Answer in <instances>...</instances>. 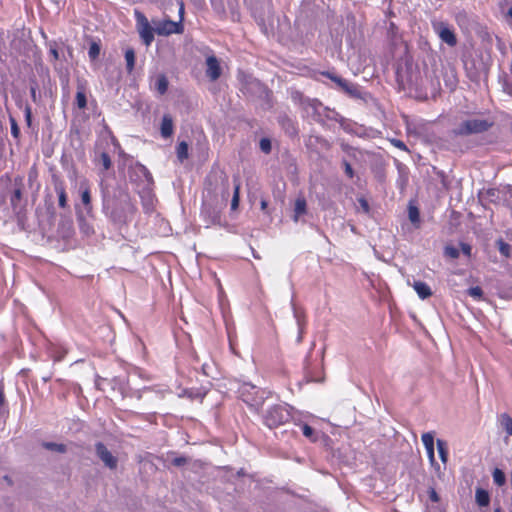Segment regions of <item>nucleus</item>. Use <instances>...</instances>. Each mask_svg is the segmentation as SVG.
I'll use <instances>...</instances> for the list:
<instances>
[{
    "label": "nucleus",
    "instance_id": "nucleus-35",
    "mask_svg": "<svg viewBox=\"0 0 512 512\" xmlns=\"http://www.w3.org/2000/svg\"><path fill=\"white\" fill-rule=\"evenodd\" d=\"M492 476H493V481L497 486H503L505 484L506 476H505V473L501 469L495 468L492 473Z\"/></svg>",
    "mask_w": 512,
    "mask_h": 512
},
{
    "label": "nucleus",
    "instance_id": "nucleus-58",
    "mask_svg": "<svg viewBox=\"0 0 512 512\" xmlns=\"http://www.w3.org/2000/svg\"><path fill=\"white\" fill-rule=\"evenodd\" d=\"M144 390H148V391H152V390H153V391H154V389H153V388H151V387H144ZM166 391H168V389H159V390H155V392H157V393H162V394H163L164 392H166Z\"/></svg>",
    "mask_w": 512,
    "mask_h": 512
},
{
    "label": "nucleus",
    "instance_id": "nucleus-4",
    "mask_svg": "<svg viewBox=\"0 0 512 512\" xmlns=\"http://www.w3.org/2000/svg\"><path fill=\"white\" fill-rule=\"evenodd\" d=\"M493 126V121L484 118H468L463 120L452 130L455 136H469L488 131Z\"/></svg>",
    "mask_w": 512,
    "mask_h": 512
},
{
    "label": "nucleus",
    "instance_id": "nucleus-9",
    "mask_svg": "<svg viewBox=\"0 0 512 512\" xmlns=\"http://www.w3.org/2000/svg\"><path fill=\"white\" fill-rule=\"evenodd\" d=\"M201 217L206 226L221 224V209L210 202L204 201L201 208Z\"/></svg>",
    "mask_w": 512,
    "mask_h": 512
},
{
    "label": "nucleus",
    "instance_id": "nucleus-5",
    "mask_svg": "<svg viewBox=\"0 0 512 512\" xmlns=\"http://www.w3.org/2000/svg\"><path fill=\"white\" fill-rule=\"evenodd\" d=\"M240 398L249 406L259 408L265 400L270 396V392L260 389L251 383H243L239 387Z\"/></svg>",
    "mask_w": 512,
    "mask_h": 512
},
{
    "label": "nucleus",
    "instance_id": "nucleus-2",
    "mask_svg": "<svg viewBox=\"0 0 512 512\" xmlns=\"http://www.w3.org/2000/svg\"><path fill=\"white\" fill-rule=\"evenodd\" d=\"M263 423L270 429L284 425L289 420L296 421L293 408L286 403L274 404L267 407L262 413Z\"/></svg>",
    "mask_w": 512,
    "mask_h": 512
},
{
    "label": "nucleus",
    "instance_id": "nucleus-34",
    "mask_svg": "<svg viewBox=\"0 0 512 512\" xmlns=\"http://www.w3.org/2000/svg\"><path fill=\"white\" fill-rule=\"evenodd\" d=\"M177 158L183 162L185 159L188 158V144L185 141H182L177 146Z\"/></svg>",
    "mask_w": 512,
    "mask_h": 512
},
{
    "label": "nucleus",
    "instance_id": "nucleus-15",
    "mask_svg": "<svg viewBox=\"0 0 512 512\" xmlns=\"http://www.w3.org/2000/svg\"><path fill=\"white\" fill-rule=\"evenodd\" d=\"M183 31V25L181 20L178 22L172 20H166L156 28V32L159 35H170L174 33H181Z\"/></svg>",
    "mask_w": 512,
    "mask_h": 512
},
{
    "label": "nucleus",
    "instance_id": "nucleus-32",
    "mask_svg": "<svg viewBox=\"0 0 512 512\" xmlns=\"http://www.w3.org/2000/svg\"><path fill=\"white\" fill-rule=\"evenodd\" d=\"M76 105L79 109H85L87 107V97L82 85H78L76 92Z\"/></svg>",
    "mask_w": 512,
    "mask_h": 512
},
{
    "label": "nucleus",
    "instance_id": "nucleus-26",
    "mask_svg": "<svg viewBox=\"0 0 512 512\" xmlns=\"http://www.w3.org/2000/svg\"><path fill=\"white\" fill-rule=\"evenodd\" d=\"M306 209H307L306 200L303 197L297 198L295 201L294 216H293V219L295 222H298L299 217L306 213V211H307Z\"/></svg>",
    "mask_w": 512,
    "mask_h": 512
},
{
    "label": "nucleus",
    "instance_id": "nucleus-20",
    "mask_svg": "<svg viewBox=\"0 0 512 512\" xmlns=\"http://www.w3.org/2000/svg\"><path fill=\"white\" fill-rule=\"evenodd\" d=\"M293 315L296 320V324L298 327V335L297 342L300 343L303 339L304 329L306 325L305 315L302 311H300L295 304L292 302Z\"/></svg>",
    "mask_w": 512,
    "mask_h": 512
},
{
    "label": "nucleus",
    "instance_id": "nucleus-51",
    "mask_svg": "<svg viewBox=\"0 0 512 512\" xmlns=\"http://www.w3.org/2000/svg\"><path fill=\"white\" fill-rule=\"evenodd\" d=\"M188 462V458L185 457V456H179V457H175L173 460H172V464L176 467H180V466H183L185 465L186 463Z\"/></svg>",
    "mask_w": 512,
    "mask_h": 512
},
{
    "label": "nucleus",
    "instance_id": "nucleus-10",
    "mask_svg": "<svg viewBox=\"0 0 512 512\" xmlns=\"http://www.w3.org/2000/svg\"><path fill=\"white\" fill-rule=\"evenodd\" d=\"M95 453L97 457L103 462V464L111 469L114 470L117 468L118 465V459L116 456H114L111 451L107 448V446L103 442H96L95 443Z\"/></svg>",
    "mask_w": 512,
    "mask_h": 512
},
{
    "label": "nucleus",
    "instance_id": "nucleus-59",
    "mask_svg": "<svg viewBox=\"0 0 512 512\" xmlns=\"http://www.w3.org/2000/svg\"><path fill=\"white\" fill-rule=\"evenodd\" d=\"M5 402V396L2 388L0 387V406L3 405Z\"/></svg>",
    "mask_w": 512,
    "mask_h": 512
},
{
    "label": "nucleus",
    "instance_id": "nucleus-62",
    "mask_svg": "<svg viewBox=\"0 0 512 512\" xmlns=\"http://www.w3.org/2000/svg\"><path fill=\"white\" fill-rule=\"evenodd\" d=\"M494 512H502L500 505L495 507Z\"/></svg>",
    "mask_w": 512,
    "mask_h": 512
},
{
    "label": "nucleus",
    "instance_id": "nucleus-8",
    "mask_svg": "<svg viewBox=\"0 0 512 512\" xmlns=\"http://www.w3.org/2000/svg\"><path fill=\"white\" fill-rule=\"evenodd\" d=\"M135 19L142 41L146 46H149L154 40V29L151 27L146 16L138 10H135Z\"/></svg>",
    "mask_w": 512,
    "mask_h": 512
},
{
    "label": "nucleus",
    "instance_id": "nucleus-56",
    "mask_svg": "<svg viewBox=\"0 0 512 512\" xmlns=\"http://www.w3.org/2000/svg\"><path fill=\"white\" fill-rule=\"evenodd\" d=\"M30 95H31V98L34 102L37 101V86L36 85H32L30 87Z\"/></svg>",
    "mask_w": 512,
    "mask_h": 512
},
{
    "label": "nucleus",
    "instance_id": "nucleus-48",
    "mask_svg": "<svg viewBox=\"0 0 512 512\" xmlns=\"http://www.w3.org/2000/svg\"><path fill=\"white\" fill-rule=\"evenodd\" d=\"M25 122L27 126H31L32 123V108L30 105H26L24 108Z\"/></svg>",
    "mask_w": 512,
    "mask_h": 512
},
{
    "label": "nucleus",
    "instance_id": "nucleus-23",
    "mask_svg": "<svg viewBox=\"0 0 512 512\" xmlns=\"http://www.w3.org/2000/svg\"><path fill=\"white\" fill-rule=\"evenodd\" d=\"M294 423L301 428L302 433L306 438H308L312 442H315L317 440L314 429L311 426H309L307 423L302 422L301 418L298 417L297 415H296V421H294Z\"/></svg>",
    "mask_w": 512,
    "mask_h": 512
},
{
    "label": "nucleus",
    "instance_id": "nucleus-63",
    "mask_svg": "<svg viewBox=\"0 0 512 512\" xmlns=\"http://www.w3.org/2000/svg\"><path fill=\"white\" fill-rule=\"evenodd\" d=\"M489 195L491 196H494L495 195V190L491 189V190H488L487 192Z\"/></svg>",
    "mask_w": 512,
    "mask_h": 512
},
{
    "label": "nucleus",
    "instance_id": "nucleus-24",
    "mask_svg": "<svg viewBox=\"0 0 512 512\" xmlns=\"http://www.w3.org/2000/svg\"><path fill=\"white\" fill-rule=\"evenodd\" d=\"M55 192L58 195V205L61 208L67 207V193L65 186L62 182H57L54 185Z\"/></svg>",
    "mask_w": 512,
    "mask_h": 512
},
{
    "label": "nucleus",
    "instance_id": "nucleus-19",
    "mask_svg": "<svg viewBox=\"0 0 512 512\" xmlns=\"http://www.w3.org/2000/svg\"><path fill=\"white\" fill-rule=\"evenodd\" d=\"M153 186H143L138 193L142 199V205L145 212L153 210Z\"/></svg>",
    "mask_w": 512,
    "mask_h": 512
},
{
    "label": "nucleus",
    "instance_id": "nucleus-38",
    "mask_svg": "<svg viewBox=\"0 0 512 512\" xmlns=\"http://www.w3.org/2000/svg\"><path fill=\"white\" fill-rule=\"evenodd\" d=\"M100 55V45L96 42H92L88 49V56L91 60H95Z\"/></svg>",
    "mask_w": 512,
    "mask_h": 512
},
{
    "label": "nucleus",
    "instance_id": "nucleus-14",
    "mask_svg": "<svg viewBox=\"0 0 512 512\" xmlns=\"http://www.w3.org/2000/svg\"><path fill=\"white\" fill-rule=\"evenodd\" d=\"M206 66V76L211 81H216L222 73L218 59L214 55L208 56L206 58Z\"/></svg>",
    "mask_w": 512,
    "mask_h": 512
},
{
    "label": "nucleus",
    "instance_id": "nucleus-27",
    "mask_svg": "<svg viewBox=\"0 0 512 512\" xmlns=\"http://www.w3.org/2000/svg\"><path fill=\"white\" fill-rule=\"evenodd\" d=\"M475 500L480 507H487L490 503V495L488 491L482 488H477L475 492Z\"/></svg>",
    "mask_w": 512,
    "mask_h": 512
},
{
    "label": "nucleus",
    "instance_id": "nucleus-57",
    "mask_svg": "<svg viewBox=\"0 0 512 512\" xmlns=\"http://www.w3.org/2000/svg\"><path fill=\"white\" fill-rule=\"evenodd\" d=\"M183 14H184V4H183V2H180L179 15H180L181 21L183 20Z\"/></svg>",
    "mask_w": 512,
    "mask_h": 512
},
{
    "label": "nucleus",
    "instance_id": "nucleus-16",
    "mask_svg": "<svg viewBox=\"0 0 512 512\" xmlns=\"http://www.w3.org/2000/svg\"><path fill=\"white\" fill-rule=\"evenodd\" d=\"M80 197L81 202L84 206V210L87 216L92 217L93 216V205H92V197H91V191L89 186L82 183L80 185Z\"/></svg>",
    "mask_w": 512,
    "mask_h": 512
},
{
    "label": "nucleus",
    "instance_id": "nucleus-13",
    "mask_svg": "<svg viewBox=\"0 0 512 512\" xmlns=\"http://www.w3.org/2000/svg\"><path fill=\"white\" fill-rule=\"evenodd\" d=\"M278 123L281 128L284 130L285 134L290 138H295L298 136L299 129L297 123L287 115H280L278 117Z\"/></svg>",
    "mask_w": 512,
    "mask_h": 512
},
{
    "label": "nucleus",
    "instance_id": "nucleus-45",
    "mask_svg": "<svg viewBox=\"0 0 512 512\" xmlns=\"http://www.w3.org/2000/svg\"><path fill=\"white\" fill-rule=\"evenodd\" d=\"M76 214H77V219H78V221L80 222L81 230H82L85 234H89V232H90V227L85 223L84 218H83V215H82V212H80L79 210H77Z\"/></svg>",
    "mask_w": 512,
    "mask_h": 512
},
{
    "label": "nucleus",
    "instance_id": "nucleus-18",
    "mask_svg": "<svg viewBox=\"0 0 512 512\" xmlns=\"http://www.w3.org/2000/svg\"><path fill=\"white\" fill-rule=\"evenodd\" d=\"M321 114H322V119H323V124H321V125L323 127H326L328 125L327 124L328 121H334V122H338L344 129H346V127L344 125L346 122V119L344 117H342L334 109H331V108L325 106V111H322Z\"/></svg>",
    "mask_w": 512,
    "mask_h": 512
},
{
    "label": "nucleus",
    "instance_id": "nucleus-54",
    "mask_svg": "<svg viewBox=\"0 0 512 512\" xmlns=\"http://www.w3.org/2000/svg\"><path fill=\"white\" fill-rule=\"evenodd\" d=\"M391 143H392V145L394 147H397V148H399V149H401L403 151H408V148H407L406 144L403 141H401V140L392 139Z\"/></svg>",
    "mask_w": 512,
    "mask_h": 512
},
{
    "label": "nucleus",
    "instance_id": "nucleus-61",
    "mask_svg": "<svg viewBox=\"0 0 512 512\" xmlns=\"http://www.w3.org/2000/svg\"><path fill=\"white\" fill-rule=\"evenodd\" d=\"M266 207H267V202H266L265 200H262V201H261V209H262V210H265V209H266Z\"/></svg>",
    "mask_w": 512,
    "mask_h": 512
},
{
    "label": "nucleus",
    "instance_id": "nucleus-7",
    "mask_svg": "<svg viewBox=\"0 0 512 512\" xmlns=\"http://www.w3.org/2000/svg\"><path fill=\"white\" fill-rule=\"evenodd\" d=\"M129 179L137 184L138 189H141L143 186H153L154 184L151 173L140 163H136L129 168Z\"/></svg>",
    "mask_w": 512,
    "mask_h": 512
},
{
    "label": "nucleus",
    "instance_id": "nucleus-25",
    "mask_svg": "<svg viewBox=\"0 0 512 512\" xmlns=\"http://www.w3.org/2000/svg\"><path fill=\"white\" fill-rule=\"evenodd\" d=\"M408 218L415 228H419L421 224L420 212L417 206L411 202L408 205Z\"/></svg>",
    "mask_w": 512,
    "mask_h": 512
},
{
    "label": "nucleus",
    "instance_id": "nucleus-11",
    "mask_svg": "<svg viewBox=\"0 0 512 512\" xmlns=\"http://www.w3.org/2000/svg\"><path fill=\"white\" fill-rule=\"evenodd\" d=\"M13 185H14V189L10 196V203H11V207H12L13 211L16 214H19L20 210H21L20 202L22 200L23 189H24V177L16 176L14 178Z\"/></svg>",
    "mask_w": 512,
    "mask_h": 512
},
{
    "label": "nucleus",
    "instance_id": "nucleus-47",
    "mask_svg": "<svg viewBox=\"0 0 512 512\" xmlns=\"http://www.w3.org/2000/svg\"><path fill=\"white\" fill-rule=\"evenodd\" d=\"M427 494H428L429 500L431 502H433V503H438L439 502L440 497H439L438 493L436 492V490L433 487H429L428 488Z\"/></svg>",
    "mask_w": 512,
    "mask_h": 512
},
{
    "label": "nucleus",
    "instance_id": "nucleus-64",
    "mask_svg": "<svg viewBox=\"0 0 512 512\" xmlns=\"http://www.w3.org/2000/svg\"><path fill=\"white\" fill-rule=\"evenodd\" d=\"M50 379H51V377H50V376H44V377H43V380H44L45 382L49 381Z\"/></svg>",
    "mask_w": 512,
    "mask_h": 512
},
{
    "label": "nucleus",
    "instance_id": "nucleus-44",
    "mask_svg": "<svg viewBox=\"0 0 512 512\" xmlns=\"http://www.w3.org/2000/svg\"><path fill=\"white\" fill-rule=\"evenodd\" d=\"M239 189H240V185L236 184L234 186L233 198L231 201V209H233V210L236 209L239 204Z\"/></svg>",
    "mask_w": 512,
    "mask_h": 512
},
{
    "label": "nucleus",
    "instance_id": "nucleus-33",
    "mask_svg": "<svg viewBox=\"0 0 512 512\" xmlns=\"http://www.w3.org/2000/svg\"><path fill=\"white\" fill-rule=\"evenodd\" d=\"M436 444H437V450H438L439 457H440L441 461L444 464H446L448 461V450H447L446 442L441 439H437Z\"/></svg>",
    "mask_w": 512,
    "mask_h": 512
},
{
    "label": "nucleus",
    "instance_id": "nucleus-28",
    "mask_svg": "<svg viewBox=\"0 0 512 512\" xmlns=\"http://www.w3.org/2000/svg\"><path fill=\"white\" fill-rule=\"evenodd\" d=\"M168 79L164 74L157 76L154 82V88L160 95H164L168 90Z\"/></svg>",
    "mask_w": 512,
    "mask_h": 512
},
{
    "label": "nucleus",
    "instance_id": "nucleus-40",
    "mask_svg": "<svg viewBox=\"0 0 512 512\" xmlns=\"http://www.w3.org/2000/svg\"><path fill=\"white\" fill-rule=\"evenodd\" d=\"M467 294L476 300H480L483 296V290L479 286L470 287L467 290Z\"/></svg>",
    "mask_w": 512,
    "mask_h": 512
},
{
    "label": "nucleus",
    "instance_id": "nucleus-3",
    "mask_svg": "<svg viewBox=\"0 0 512 512\" xmlns=\"http://www.w3.org/2000/svg\"><path fill=\"white\" fill-rule=\"evenodd\" d=\"M291 99L301 108L304 118H310L319 124H323L321 112L325 111V106L318 99L306 97L300 91H293Z\"/></svg>",
    "mask_w": 512,
    "mask_h": 512
},
{
    "label": "nucleus",
    "instance_id": "nucleus-52",
    "mask_svg": "<svg viewBox=\"0 0 512 512\" xmlns=\"http://www.w3.org/2000/svg\"><path fill=\"white\" fill-rule=\"evenodd\" d=\"M358 203H359V206H360L361 210H362L364 213H369V211H370V206H369L368 201H367L365 198H363V197L359 198V199H358Z\"/></svg>",
    "mask_w": 512,
    "mask_h": 512
},
{
    "label": "nucleus",
    "instance_id": "nucleus-39",
    "mask_svg": "<svg viewBox=\"0 0 512 512\" xmlns=\"http://www.w3.org/2000/svg\"><path fill=\"white\" fill-rule=\"evenodd\" d=\"M459 254V250L454 246L447 245L444 248V255L446 257H449L451 259H457L459 257Z\"/></svg>",
    "mask_w": 512,
    "mask_h": 512
},
{
    "label": "nucleus",
    "instance_id": "nucleus-42",
    "mask_svg": "<svg viewBox=\"0 0 512 512\" xmlns=\"http://www.w3.org/2000/svg\"><path fill=\"white\" fill-rule=\"evenodd\" d=\"M502 425H503V428L505 429V431L509 435H512V418L509 415H507V414L502 415Z\"/></svg>",
    "mask_w": 512,
    "mask_h": 512
},
{
    "label": "nucleus",
    "instance_id": "nucleus-12",
    "mask_svg": "<svg viewBox=\"0 0 512 512\" xmlns=\"http://www.w3.org/2000/svg\"><path fill=\"white\" fill-rule=\"evenodd\" d=\"M433 27L443 42L451 47L457 44L456 36L453 30L447 24L439 22L437 24H433Z\"/></svg>",
    "mask_w": 512,
    "mask_h": 512
},
{
    "label": "nucleus",
    "instance_id": "nucleus-21",
    "mask_svg": "<svg viewBox=\"0 0 512 512\" xmlns=\"http://www.w3.org/2000/svg\"><path fill=\"white\" fill-rule=\"evenodd\" d=\"M413 288L416 291L419 298H421L423 300L427 299L428 297H430L432 295L431 288L425 282L415 281L413 283Z\"/></svg>",
    "mask_w": 512,
    "mask_h": 512
},
{
    "label": "nucleus",
    "instance_id": "nucleus-30",
    "mask_svg": "<svg viewBox=\"0 0 512 512\" xmlns=\"http://www.w3.org/2000/svg\"><path fill=\"white\" fill-rule=\"evenodd\" d=\"M316 145H321L324 148L328 147V142L321 136L318 135H310L306 140V147L308 149H313Z\"/></svg>",
    "mask_w": 512,
    "mask_h": 512
},
{
    "label": "nucleus",
    "instance_id": "nucleus-55",
    "mask_svg": "<svg viewBox=\"0 0 512 512\" xmlns=\"http://www.w3.org/2000/svg\"><path fill=\"white\" fill-rule=\"evenodd\" d=\"M426 452H427V456L431 462V464H434L435 463V454H434V447L432 448H427L426 449Z\"/></svg>",
    "mask_w": 512,
    "mask_h": 512
},
{
    "label": "nucleus",
    "instance_id": "nucleus-1",
    "mask_svg": "<svg viewBox=\"0 0 512 512\" xmlns=\"http://www.w3.org/2000/svg\"><path fill=\"white\" fill-rule=\"evenodd\" d=\"M99 188L102 198V211L105 216L117 225H124L130 222L137 208L131 199L128 189L122 185L112 188L103 179L99 182Z\"/></svg>",
    "mask_w": 512,
    "mask_h": 512
},
{
    "label": "nucleus",
    "instance_id": "nucleus-53",
    "mask_svg": "<svg viewBox=\"0 0 512 512\" xmlns=\"http://www.w3.org/2000/svg\"><path fill=\"white\" fill-rule=\"evenodd\" d=\"M460 248H461V251L462 253L467 256V257H470L471 256V251H472V247L470 244L468 243H465V242H461L460 243Z\"/></svg>",
    "mask_w": 512,
    "mask_h": 512
},
{
    "label": "nucleus",
    "instance_id": "nucleus-31",
    "mask_svg": "<svg viewBox=\"0 0 512 512\" xmlns=\"http://www.w3.org/2000/svg\"><path fill=\"white\" fill-rule=\"evenodd\" d=\"M125 61H126V70L130 74L134 70L135 66V51L133 48H127L125 50Z\"/></svg>",
    "mask_w": 512,
    "mask_h": 512
},
{
    "label": "nucleus",
    "instance_id": "nucleus-41",
    "mask_svg": "<svg viewBox=\"0 0 512 512\" xmlns=\"http://www.w3.org/2000/svg\"><path fill=\"white\" fill-rule=\"evenodd\" d=\"M310 357H311V351L309 352V354L307 355V357L305 359L304 369L306 372V376L309 379V381H318V379L312 375V371L310 368Z\"/></svg>",
    "mask_w": 512,
    "mask_h": 512
},
{
    "label": "nucleus",
    "instance_id": "nucleus-37",
    "mask_svg": "<svg viewBox=\"0 0 512 512\" xmlns=\"http://www.w3.org/2000/svg\"><path fill=\"white\" fill-rule=\"evenodd\" d=\"M497 246H498V250L502 256H504V257L510 256L511 247L508 243H506L502 239H499L497 241Z\"/></svg>",
    "mask_w": 512,
    "mask_h": 512
},
{
    "label": "nucleus",
    "instance_id": "nucleus-36",
    "mask_svg": "<svg viewBox=\"0 0 512 512\" xmlns=\"http://www.w3.org/2000/svg\"><path fill=\"white\" fill-rule=\"evenodd\" d=\"M421 440H422V443H423L425 449L434 447L433 433H431V432L423 433L421 436Z\"/></svg>",
    "mask_w": 512,
    "mask_h": 512
},
{
    "label": "nucleus",
    "instance_id": "nucleus-46",
    "mask_svg": "<svg viewBox=\"0 0 512 512\" xmlns=\"http://www.w3.org/2000/svg\"><path fill=\"white\" fill-rule=\"evenodd\" d=\"M10 124H11V134L15 139H18L20 136V129L18 127V124L16 120L13 117H10Z\"/></svg>",
    "mask_w": 512,
    "mask_h": 512
},
{
    "label": "nucleus",
    "instance_id": "nucleus-6",
    "mask_svg": "<svg viewBox=\"0 0 512 512\" xmlns=\"http://www.w3.org/2000/svg\"><path fill=\"white\" fill-rule=\"evenodd\" d=\"M322 75L332 80L336 84L337 88L343 91L349 97L354 99H362V92L357 84L351 83L348 80L329 71L323 72Z\"/></svg>",
    "mask_w": 512,
    "mask_h": 512
},
{
    "label": "nucleus",
    "instance_id": "nucleus-49",
    "mask_svg": "<svg viewBox=\"0 0 512 512\" xmlns=\"http://www.w3.org/2000/svg\"><path fill=\"white\" fill-rule=\"evenodd\" d=\"M343 167H344V172L347 175V177L352 179L354 177V170H353L351 164L348 161L344 160Z\"/></svg>",
    "mask_w": 512,
    "mask_h": 512
},
{
    "label": "nucleus",
    "instance_id": "nucleus-60",
    "mask_svg": "<svg viewBox=\"0 0 512 512\" xmlns=\"http://www.w3.org/2000/svg\"><path fill=\"white\" fill-rule=\"evenodd\" d=\"M111 140L114 146H119L117 139L113 135H111Z\"/></svg>",
    "mask_w": 512,
    "mask_h": 512
},
{
    "label": "nucleus",
    "instance_id": "nucleus-22",
    "mask_svg": "<svg viewBox=\"0 0 512 512\" xmlns=\"http://www.w3.org/2000/svg\"><path fill=\"white\" fill-rule=\"evenodd\" d=\"M160 131L163 138H168L173 134V120L170 115L163 116Z\"/></svg>",
    "mask_w": 512,
    "mask_h": 512
},
{
    "label": "nucleus",
    "instance_id": "nucleus-50",
    "mask_svg": "<svg viewBox=\"0 0 512 512\" xmlns=\"http://www.w3.org/2000/svg\"><path fill=\"white\" fill-rule=\"evenodd\" d=\"M49 53H50V55H52L54 60L59 59V52H58L57 45L55 42H51L49 44Z\"/></svg>",
    "mask_w": 512,
    "mask_h": 512
},
{
    "label": "nucleus",
    "instance_id": "nucleus-29",
    "mask_svg": "<svg viewBox=\"0 0 512 512\" xmlns=\"http://www.w3.org/2000/svg\"><path fill=\"white\" fill-rule=\"evenodd\" d=\"M41 445L46 450L53 451L56 453L64 454L67 452V446L63 443L44 441L42 442Z\"/></svg>",
    "mask_w": 512,
    "mask_h": 512
},
{
    "label": "nucleus",
    "instance_id": "nucleus-17",
    "mask_svg": "<svg viewBox=\"0 0 512 512\" xmlns=\"http://www.w3.org/2000/svg\"><path fill=\"white\" fill-rule=\"evenodd\" d=\"M94 162L97 166H100L99 169V175L101 176V179L105 180V173L112 167V161L107 152H101L99 153L95 159Z\"/></svg>",
    "mask_w": 512,
    "mask_h": 512
},
{
    "label": "nucleus",
    "instance_id": "nucleus-43",
    "mask_svg": "<svg viewBox=\"0 0 512 512\" xmlns=\"http://www.w3.org/2000/svg\"><path fill=\"white\" fill-rule=\"evenodd\" d=\"M260 150L265 153L269 154L272 150L271 141L268 138H262L259 142Z\"/></svg>",
    "mask_w": 512,
    "mask_h": 512
}]
</instances>
